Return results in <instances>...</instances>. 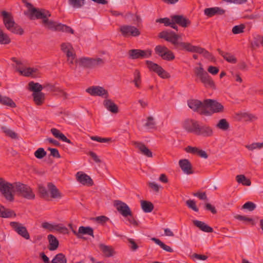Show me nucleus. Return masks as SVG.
Segmentation results:
<instances>
[{"mask_svg": "<svg viewBox=\"0 0 263 263\" xmlns=\"http://www.w3.org/2000/svg\"><path fill=\"white\" fill-rule=\"evenodd\" d=\"M16 182L11 183L0 178V192L7 200L12 201L14 200L13 193H15Z\"/></svg>", "mask_w": 263, "mask_h": 263, "instance_id": "20e7f679", "label": "nucleus"}, {"mask_svg": "<svg viewBox=\"0 0 263 263\" xmlns=\"http://www.w3.org/2000/svg\"><path fill=\"white\" fill-rule=\"evenodd\" d=\"M119 31L124 37H137L141 34V31L138 28L128 24L121 25Z\"/></svg>", "mask_w": 263, "mask_h": 263, "instance_id": "0eeeda50", "label": "nucleus"}, {"mask_svg": "<svg viewBox=\"0 0 263 263\" xmlns=\"http://www.w3.org/2000/svg\"><path fill=\"white\" fill-rule=\"evenodd\" d=\"M76 178L78 182L83 185L92 186L93 181L91 178L87 174L82 172H79L76 174Z\"/></svg>", "mask_w": 263, "mask_h": 263, "instance_id": "dca6fc26", "label": "nucleus"}, {"mask_svg": "<svg viewBox=\"0 0 263 263\" xmlns=\"http://www.w3.org/2000/svg\"><path fill=\"white\" fill-rule=\"evenodd\" d=\"M1 129L5 134L7 136L14 139H18L17 134L11 129L6 126H2Z\"/></svg>", "mask_w": 263, "mask_h": 263, "instance_id": "a18cd8bd", "label": "nucleus"}, {"mask_svg": "<svg viewBox=\"0 0 263 263\" xmlns=\"http://www.w3.org/2000/svg\"><path fill=\"white\" fill-rule=\"evenodd\" d=\"M242 208L247 209L250 211H252L256 208V205L254 203L249 201L243 205Z\"/></svg>", "mask_w": 263, "mask_h": 263, "instance_id": "774afa93", "label": "nucleus"}, {"mask_svg": "<svg viewBox=\"0 0 263 263\" xmlns=\"http://www.w3.org/2000/svg\"><path fill=\"white\" fill-rule=\"evenodd\" d=\"M28 89L29 90L33 91V93L40 92L43 89V85H42L39 83L30 82L28 84Z\"/></svg>", "mask_w": 263, "mask_h": 263, "instance_id": "f704fd0d", "label": "nucleus"}, {"mask_svg": "<svg viewBox=\"0 0 263 263\" xmlns=\"http://www.w3.org/2000/svg\"><path fill=\"white\" fill-rule=\"evenodd\" d=\"M54 95L62 97L64 99H66L68 97V94L59 87H57Z\"/></svg>", "mask_w": 263, "mask_h": 263, "instance_id": "338daca9", "label": "nucleus"}, {"mask_svg": "<svg viewBox=\"0 0 263 263\" xmlns=\"http://www.w3.org/2000/svg\"><path fill=\"white\" fill-rule=\"evenodd\" d=\"M15 71L18 72L21 75L25 77L34 76L37 72V69L31 67H20L14 66Z\"/></svg>", "mask_w": 263, "mask_h": 263, "instance_id": "2eb2a0df", "label": "nucleus"}, {"mask_svg": "<svg viewBox=\"0 0 263 263\" xmlns=\"http://www.w3.org/2000/svg\"><path fill=\"white\" fill-rule=\"evenodd\" d=\"M57 88V86H56L55 84L45 83L43 85V89H45L47 91L49 92H55Z\"/></svg>", "mask_w": 263, "mask_h": 263, "instance_id": "e2e57ef3", "label": "nucleus"}, {"mask_svg": "<svg viewBox=\"0 0 263 263\" xmlns=\"http://www.w3.org/2000/svg\"><path fill=\"white\" fill-rule=\"evenodd\" d=\"M72 232L78 238H81L82 235H88L93 237V229L89 227H80L78 232L74 230H72Z\"/></svg>", "mask_w": 263, "mask_h": 263, "instance_id": "4be33fe9", "label": "nucleus"}, {"mask_svg": "<svg viewBox=\"0 0 263 263\" xmlns=\"http://www.w3.org/2000/svg\"><path fill=\"white\" fill-rule=\"evenodd\" d=\"M245 28V26L243 24L236 25L233 27L232 31L235 34H239L244 32Z\"/></svg>", "mask_w": 263, "mask_h": 263, "instance_id": "bf43d9fd", "label": "nucleus"}, {"mask_svg": "<svg viewBox=\"0 0 263 263\" xmlns=\"http://www.w3.org/2000/svg\"><path fill=\"white\" fill-rule=\"evenodd\" d=\"M128 57L132 60L141 59L140 49H131L128 52Z\"/></svg>", "mask_w": 263, "mask_h": 263, "instance_id": "3c124183", "label": "nucleus"}, {"mask_svg": "<svg viewBox=\"0 0 263 263\" xmlns=\"http://www.w3.org/2000/svg\"><path fill=\"white\" fill-rule=\"evenodd\" d=\"M216 127L222 131H227L230 128V124L226 119H221L218 122Z\"/></svg>", "mask_w": 263, "mask_h": 263, "instance_id": "ea45409f", "label": "nucleus"}, {"mask_svg": "<svg viewBox=\"0 0 263 263\" xmlns=\"http://www.w3.org/2000/svg\"><path fill=\"white\" fill-rule=\"evenodd\" d=\"M15 216V214L13 211L5 208L0 204V217L8 218Z\"/></svg>", "mask_w": 263, "mask_h": 263, "instance_id": "2f4dec72", "label": "nucleus"}, {"mask_svg": "<svg viewBox=\"0 0 263 263\" xmlns=\"http://www.w3.org/2000/svg\"><path fill=\"white\" fill-rule=\"evenodd\" d=\"M185 151L188 153L196 154L204 159H207L208 158V155L204 151L200 149L197 147L188 146L185 148Z\"/></svg>", "mask_w": 263, "mask_h": 263, "instance_id": "412c9836", "label": "nucleus"}, {"mask_svg": "<svg viewBox=\"0 0 263 263\" xmlns=\"http://www.w3.org/2000/svg\"><path fill=\"white\" fill-rule=\"evenodd\" d=\"M155 52L163 60L171 61L175 59L173 52L163 45H157L155 48Z\"/></svg>", "mask_w": 263, "mask_h": 263, "instance_id": "6e6552de", "label": "nucleus"}, {"mask_svg": "<svg viewBox=\"0 0 263 263\" xmlns=\"http://www.w3.org/2000/svg\"><path fill=\"white\" fill-rule=\"evenodd\" d=\"M15 185V193L20 196L27 199H33L35 198V194L31 188L28 185L19 182H16Z\"/></svg>", "mask_w": 263, "mask_h": 263, "instance_id": "39448f33", "label": "nucleus"}, {"mask_svg": "<svg viewBox=\"0 0 263 263\" xmlns=\"http://www.w3.org/2000/svg\"><path fill=\"white\" fill-rule=\"evenodd\" d=\"M1 15L3 17V23L8 30L13 33L23 34V30L15 23L11 13L6 11H2Z\"/></svg>", "mask_w": 263, "mask_h": 263, "instance_id": "7ed1b4c3", "label": "nucleus"}, {"mask_svg": "<svg viewBox=\"0 0 263 263\" xmlns=\"http://www.w3.org/2000/svg\"><path fill=\"white\" fill-rule=\"evenodd\" d=\"M159 36L165 41L171 43L176 49L184 50L190 52H196L203 55L205 49L199 46H194L189 42L179 41L181 36L176 34L174 32L170 31H163L161 32Z\"/></svg>", "mask_w": 263, "mask_h": 263, "instance_id": "f257e3e1", "label": "nucleus"}, {"mask_svg": "<svg viewBox=\"0 0 263 263\" xmlns=\"http://www.w3.org/2000/svg\"><path fill=\"white\" fill-rule=\"evenodd\" d=\"M11 40L8 35L4 33L3 29L0 27V44H8L10 43Z\"/></svg>", "mask_w": 263, "mask_h": 263, "instance_id": "de8ad7c7", "label": "nucleus"}, {"mask_svg": "<svg viewBox=\"0 0 263 263\" xmlns=\"http://www.w3.org/2000/svg\"><path fill=\"white\" fill-rule=\"evenodd\" d=\"M99 247L105 256L107 257H111L116 254V252L111 246H107L103 243H100Z\"/></svg>", "mask_w": 263, "mask_h": 263, "instance_id": "a878e982", "label": "nucleus"}, {"mask_svg": "<svg viewBox=\"0 0 263 263\" xmlns=\"http://www.w3.org/2000/svg\"><path fill=\"white\" fill-rule=\"evenodd\" d=\"M179 165L183 172L186 175L193 174L192 165L188 159H183L179 161Z\"/></svg>", "mask_w": 263, "mask_h": 263, "instance_id": "f3484780", "label": "nucleus"}, {"mask_svg": "<svg viewBox=\"0 0 263 263\" xmlns=\"http://www.w3.org/2000/svg\"><path fill=\"white\" fill-rule=\"evenodd\" d=\"M134 80L133 82L135 87L140 88L141 83V73L139 70L135 69L133 73Z\"/></svg>", "mask_w": 263, "mask_h": 263, "instance_id": "37998d69", "label": "nucleus"}, {"mask_svg": "<svg viewBox=\"0 0 263 263\" xmlns=\"http://www.w3.org/2000/svg\"><path fill=\"white\" fill-rule=\"evenodd\" d=\"M193 222L195 226H196L202 231L205 232H212L213 231V228L207 225L204 222L197 220H194L193 221Z\"/></svg>", "mask_w": 263, "mask_h": 263, "instance_id": "c756f323", "label": "nucleus"}, {"mask_svg": "<svg viewBox=\"0 0 263 263\" xmlns=\"http://www.w3.org/2000/svg\"><path fill=\"white\" fill-rule=\"evenodd\" d=\"M140 203L141 209L145 213L151 212L154 208L153 204L150 201L141 200Z\"/></svg>", "mask_w": 263, "mask_h": 263, "instance_id": "c9c22d12", "label": "nucleus"}, {"mask_svg": "<svg viewBox=\"0 0 263 263\" xmlns=\"http://www.w3.org/2000/svg\"><path fill=\"white\" fill-rule=\"evenodd\" d=\"M33 101L36 105H42L45 100V95L42 92L32 93Z\"/></svg>", "mask_w": 263, "mask_h": 263, "instance_id": "7c9ffc66", "label": "nucleus"}, {"mask_svg": "<svg viewBox=\"0 0 263 263\" xmlns=\"http://www.w3.org/2000/svg\"><path fill=\"white\" fill-rule=\"evenodd\" d=\"M86 0H68L69 5L73 8L79 9L85 4Z\"/></svg>", "mask_w": 263, "mask_h": 263, "instance_id": "c03bdc74", "label": "nucleus"}, {"mask_svg": "<svg viewBox=\"0 0 263 263\" xmlns=\"http://www.w3.org/2000/svg\"><path fill=\"white\" fill-rule=\"evenodd\" d=\"M0 104L7 105L11 107H15L16 104L13 100L9 97L0 95Z\"/></svg>", "mask_w": 263, "mask_h": 263, "instance_id": "a19ab883", "label": "nucleus"}, {"mask_svg": "<svg viewBox=\"0 0 263 263\" xmlns=\"http://www.w3.org/2000/svg\"><path fill=\"white\" fill-rule=\"evenodd\" d=\"M236 118L238 120H243L245 121L252 122L257 119V117L248 112H239L236 114Z\"/></svg>", "mask_w": 263, "mask_h": 263, "instance_id": "5701e85b", "label": "nucleus"}, {"mask_svg": "<svg viewBox=\"0 0 263 263\" xmlns=\"http://www.w3.org/2000/svg\"><path fill=\"white\" fill-rule=\"evenodd\" d=\"M103 101V104L105 108L109 111L112 114H116L119 112L118 106L114 103V102L107 98Z\"/></svg>", "mask_w": 263, "mask_h": 263, "instance_id": "a211bd4d", "label": "nucleus"}, {"mask_svg": "<svg viewBox=\"0 0 263 263\" xmlns=\"http://www.w3.org/2000/svg\"><path fill=\"white\" fill-rule=\"evenodd\" d=\"M152 240L154 241L156 244L159 245L161 248H162L164 250L168 252H172L173 250L169 246L165 245L163 242L160 241L159 239L156 238H152Z\"/></svg>", "mask_w": 263, "mask_h": 263, "instance_id": "09e8293b", "label": "nucleus"}, {"mask_svg": "<svg viewBox=\"0 0 263 263\" xmlns=\"http://www.w3.org/2000/svg\"><path fill=\"white\" fill-rule=\"evenodd\" d=\"M22 1L28 9L31 17L35 16L36 18L42 19V24L45 28L53 31H59V24L48 18V17L51 15L48 11L36 9L26 0H22Z\"/></svg>", "mask_w": 263, "mask_h": 263, "instance_id": "f03ea898", "label": "nucleus"}, {"mask_svg": "<svg viewBox=\"0 0 263 263\" xmlns=\"http://www.w3.org/2000/svg\"><path fill=\"white\" fill-rule=\"evenodd\" d=\"M105 61L101 58H91L90 69L97 68L103 66Z\"/></svg>", "mask_w": 263, "mask_h": 263, "instance_id": "e433bc0d", "label": "nucleus"}, {"mask_svg": "<svg viewBox=\"0 0 263 263\" xmlns=\"http://www.w3.org/2000/svg\"><path fill=\"white\" fill-rule=\"evenodd\" d=\"M51 133L56 138L59 139L62 141L68 143H71V141L69 139H67L63 134L61 133L60 130L57 129V128H51Z\"/></svg>", "mask_w": 263, "mask_h": 263, "instance_id": "72a5a7b5", "label": "nucleus"}, {"mask_svg": "<svg viewBox=\"0 0 263 263\" xmlns=\"http://www.w3.org/2000/svg\"><path fill=\"white\" fill-rule=\"evenodd\" d=\"M59 31H62L66 33L74 34V30L70 27L65 25L59 24Z\"/></svg>", "mask_w": 263, "mask_h": 263, "instance_id": "4d7b16f0", "label": "nucleus"}, {"mask_svg": "<svg viewBox=\"0 0 263 263\" xmlns=\"http://www.w3.org/2000/svg\"><path fill=\"white\" fill-rule=\"evenodd\" d=\"M146 64L148 67V68L154 72H156L158 68L159 67V65L156 63H155L151 61H146L145 62Z\"/></svg>", "mask_w": 263, "mask_h": 263, "instance_id": "13d9d810", "label": "nucleus"}, {"mask_svg": "<svg viewBox=\"0 0 263 263\" xmlns=\"http://www.w3.org/2000/svg\"><path fill=\"white\" fill-rule=\"evenodd\" d=\"M157 122L155 117L149 116L146 118L144 126L148 129H154L156 128Z\"/></svg>", "mask_w": 263, "mask_h": 263, "instance_id": "58836bf2", "label": "nucleus"}, {"mask_svg": "<svg viewBox=\"0 0 263 263\" xmlns=\"http://www.w3.org/2000/svg\"><path fill=\"white\" fill-rule=\"evenodd\" d=\"M214 135V130L212 127L206 125L202 124L199 126V128L196 135L203 137H211Z\"/></svg>", "mask_w": 263, "mask_h": 263, "instance_id": "4468645a", "label": "nucleus"}, {"mask_svg": "<svg viewBox=\"0 0 263 263\" xmlns=\"http://www.w3.org/2000/svg\"><path fill=\"white\" fill-rule=\"evenodd\" d=\"M47 187L50 192V196L52 198L61 199L62 198V194L52 183H48Z\"/></svg>", "mask_w": 263, "mask_h": 263, "instance_id": "393cba45", "label": "nucleus"}, {"mask_svg": "<svg viewBox=\"0 0 263 263\" xmlns=\"http://www.w3.org/2000/svg\"><path fill=\"white\" fill-rule=\"evenodd\" d=\"M12 228L22 237L26 239H29L30 235L25 227L17 222H10Z\"/></svg>", "mask_w": 263, "mask_h": 263, "instance_id": "ddd939ff", "label": "nucleus"}, {"mask_svg": "<svg viewBox=\"0 0 263 263\" xmlns=\"http://www.w3.org/2000/svg\"><path fill=\"white\" fill-rule=\"evenodd\" d=\"M246 147L249 151H253L256 149H261L263 147V142H254L251 144L246 145Z\"/></svg>", "mask_w": 263, "mask_h": 263, "instance_id": "603ef678", "label": "nucleus"}, {"mask_svg": "<svg viewBox=\"0 0 263 263\" xmlns=\"http://www.w3.org/2000/svg\"><path fill=\"white\" fill-rule=\"evenodd\" d=\"M38 191L39 193L41 194V196L43 198H47L48 197V193L45 188V186H44L42 184H39L38 186Z\"/></svg>", "mask_w": 263, "mask_h": 263, "instance_id": "680f3d73", "label": "nucleus"}, {"mask_svg": "<svg viewBox=\"0 0 263 263\" xmlns=\"http://www.w3.org/2000/svg\"><path fill=\"white\" fill-rule=\"evenodd\" d=\"M78 63L80 66L90 69L91 58L81 57L78 59Z\"/></svg>", "mask_w": 263, "mask_h": 263, "instance_id": "4c0bfd02", "label": "nucleus"}, {"mask_svg": "<svg viewBox=\"0 0 263 263\" xmlns=\"http://www.w3.org/2000/svg\"><path fill=\"white\" fill-rule=\"evenodd\" d=\"M198 66H196L194 69V71L195 75L200 79L202 76L208 73L204 70L203 66L201 63H197Z\"/></svg>", "mask_w": 263, "mask_h": 263, "instance_id": "79ce46f5", "label": "nucleus"}, {"mask_svg": "<svg viewBox=\"0 0 263 263\" xmlns=\"http://www.w3.org/2000/svg\"><path fill=\"white\" fill-rule=\"evenodd\" d=\"M133 144L138 149L141 154L149 158L153 157L152 152L146 146L144 143L142 142L134 141L133 142Z\"/></svg>", "mask_w": 263, "mask_h": 263, "instance_id": "6ab92c4d", "label": "nucleus"}, {"mask_svg": "<svg viewBox=\"0 0 263 263\" xmlns=\"http://www.w3.org/2000/svg\"><path fill=\"white\" fill-rule=\"evenodd\" d=\"M51 263H67V259L62 253H59L55 256Z\"/></svg>", "mask_w": 263, "mask_h": 263, "instance_id": "49530a36", "label": "nucleus"}, {"mask_svg": "<svg viewBox=\"0 0 263 263\" xmlns=\"http://www.w3.org/2000/svg\"><path fill=\"white\" fill-rule=\"evenodd\" d=\"M48 239L49 241L48 249L50 251L56 250L59 245L57 238L53 235L49 234L48 235Z\"/></svg>", "mask_w": 263, "mask_h": 263, "instance_id": "cd10ccee", "label": "nucleus"}, {"mask_svg": "<svg viewBox=\"0 0 263 263\" xmlns=\"http://www.w3.org/2000/svg\"><path fill=\"white\" fill-rule=\"evenodd\" d=\"M204 13L208 17H212L215 15H223L225 10L219 7H213L205 9Z\"/></svg>", "mask_w": 263, "mask_h": 263, "instance_id": "b1692460", "label": "nucleus"}, {"mask_svg": "<svg viewBox=\"0 0 263 263\" xmlns=\"http://www.w3.org/2000/svg\"><path fill=\"white\" fill-rule=\"evenodd\" d=\"M221 55L229 63L235 64L237 62V59L231 53L228 52L226 53H221Z\"/></svg>", "mask_w": 263, "mask_h": 263, "instance_id": "8fccbe9b", "label": "nucleus"}, {"mask_svg": "<svg viewBox=\"0 0 263 263\" xmlns=\"http://www.w3.org/2000/svg\"><path fill=\"white\" fill-rule=\"evenodd\" d=\"M47 154L46 152L44 150L43 148H39L35 152L34 156L37 158L41 159L46 156Z\"/></svg>", "mask_w": 263, "mask_h": 263, "instance_id": "6e6d98bb", "label": "nucleus"}, {"mask_svg": "<svg viewBox=\"0 0 263 263\" xmlns=\"http://www.w3.org/2000/svg\"><path fill=\"white\" fill-rule=\"evenodd\" d=\"M114 205L123 217H127L132 215V212L126 203L117 200L114 201Z\"/></svg>", "mask_w": 263, "mask_h": 263, "instance_id": "1a4fd4ad", "label": "nucleus"}, {"mask_svg": "<svg viewBox=\"0 0 263 263\" xmlns=\"http://www.w3.org/2000/svg\"><path fill=\"white\" fill-rule=\"evenodd\" d=\"M67 57V62L69 65L70 67H72V66L76 63H78V60L76 59V53L68 55Z\"/></svg>", "mask_w": 263, "mask_h": 263, "instance_id": "0e129e2a", "label": "nucleus"}, {"mask_svg": "<svg viewBox=\"0 0 263 263\" xmlns=\"http://www.w3.org/2000/svg\"><path fill=\"white\" fill-rule=\"evenodd\" d=\"M205 107L208 110L210 108V110L213 112L221 113L224 112V107L219 102L216 100L207 99L205 100Z\"/></svg>", "mask_w": 263, "mask_h": 263, "instance_id": "9b49d317", "label": "nucleus"}, {"mask_svg": "<svg viewBox=\"0 0 263 263\" xmlns=\"http://www.w3.org/2000/svg\"><path fill=\"white\" fill-rule=\"evenodd\" d=\"M199 123L195 120L187 119L183 123V128L189 133H192L196 135L199 128Z\"/></svg>", "mask_w": 263, "mask_h": 263, "instance_id": "f8f14e48", "label": "nucleus"}, {"mask_svg": "<svg viewBox=\"0 0 263 263\" xmlns=\"http://www.w3.org/2000/svg\"><path fill=\"white\" fill-rule=\"evenodd\" d=\"M54 231L64 234L68 233V229L67 228L62 224H54L53 228V231Z\"/></svg>", "mask_w": 263, "mask_h": 263, "instance_id": "5fc2aeb1", "label": "nucleus"}, {"mask_svg": "<svg viewBox=\"0 0 263 263\" xmlns=\"http://www.w3.org/2000/svg\"><path fill=\"white\" fill-rule=\"evenodd\" d=\"M61 49L66 57L76 53L74 49L69 43H63L61 45Z\"/></svg>", "mask_w": 263, "mask_h": 263, "instance_id": "bb28decb", "label": "nucleus"}, {"mask_svg": "<svg viewBox=\"0 0 263 263\" xmlns=\"http://www.w3.org/2000/svg\"><path fill=\"white\" fill-rule=\"evenodd\" d=\"M199 79L205 86V87L208 88L215 87V83L211 77L209 75L208 73H206Z\"/></svg>", "mask_w": 263, "mask_h": 263, "instance_id": "c85d7f7f", "label": "nucleus"}, {"mask_svg": "<svg viewBox=\"0 0 263 263\" xmlns=\"http://www.w3.org/2000/svg\"><path fill=\"white\" fill-rule=\"evenodd\" d=\"M189 107L193 111L201 115H209L210 111L205 107V100L202 102L196 99H191L187 101Z\"/></svg>", "mask_w": 263, "mask_h": 263, "instance_id": "423d86ee", "label": "nucleus"}, {"mask_svg": "<svg viewBox=\"0 0 263 263\" xmlns=\"http://www.w3.org/2000/svg\"><path fill=\"white\" fill-rule=\"evenodd\" d=\"M86 91L92 96H99L104 98H107L109 96L108 91L99 86L89 87L86 89Z\"/></svg>", "mask_w": 263, "mask_h": 263, "instance_id": "9d476101", "label": "nucleus"}, {"mask_svg": "<svg viewBox=\"0 0 263 263\" xmlns=\"http://www.w3.org/2000/svg\"><path fill=\"white\" fill-rule=\"evenodd\" d=\"M186 204L187 206L195 212H198L199 209L196 206V202L191 199L187 200L186 201Z\"/></svg>", "mask_w": 263, "mask_h": 263, "instance_id": "052dcab7", "label": "nucleus"}, {"mask_svg": "<svg viewBox=\"0 0 263 263\" xmlns=\"http://www.w3.org/2000/svg\"><path fill=\"white\" fill-rule=\"evenodd\" d=\"M162 79H168L170 78V75L160 66L155 72Z\"/></svg>", "mask_w": 263, "mask_h": 263, "instance_id": "864d4df0", "label": "nucleus"}, {"mask_svg": "<svg viewBox=\"0 0 263 263\" xmlns=\"http://www.w3.org/2000/svg\"><path fill=\"white\" fill-rule=\"evenodd\" d=\"M141 59L148 58L151 57L152 51L150 49L141 50L140 49Z\"/></svg>", "mask_w": 263, "mask_h": 263, "instance_id": "69168bd1", "label": "nucleus"}, {"mask_svg": "<svg viewBox=\"0 0 263 263\" xmlns=\"http://www.w3.org/2000/svg\"><path fill=\"white\" fill-rule=\"evenodd\" d=\"M172 21L178 24L182 27H186L190 25V21L183 15H176L172 17Z\"/></svg>", "mask_w": 263, "mask_h": 263, "instance_id": "aec40b11", "label": "nucleus"}, {"mask_svg": "<svg viewBox=\"0 0 263 263\" xmlns=\"http://www.w3.org/2000/svg\"><path fill=\"white\" fill-rule=\"evenodd\" d=\"M236 180L238 184L242 185L249 186L251 185V181L245 175L239 174L236 176Z\"/></svg>", "mask_w": 263, "mask_h": 263, "instance_id": "473e14b6", "label": "nucleus"}]
</instances>
